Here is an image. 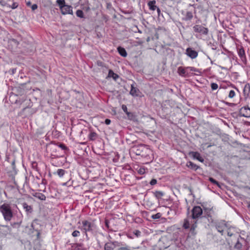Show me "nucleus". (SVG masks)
Returning a JSON list of instances; mask_svg holds the SVG:
<instances>
[{"mask_svg":"<svg viewBox=\"0 0 250 250\" xmlns=\"http://www.w3.org/2000/svg\"><path fill=\"white\" fill-rule=\"evenodd\" d=\"M0 211L3 215V218L6 221L11 220L13 215L11 206L8 204H3L0 206Z\"/></svg>","mask_w":250,"mask_h":250,"instance_id":"obj_1","label":"nucleus"},{"mask_svg":"<svg viewBox=\"0 0 250 250\" xmlns=\"http://www.w3.org/2000/svg\"><path fill=\"white\" fill-rule=\"evenodd\" d=\"M133 151L136 155L146 158L149 156L150 150L146 146H140L133 147Z\"/></svg>","mask_w":250,"mask_h":250,"instance_id":"obj_2","label":"nucleus"},{"mask_svg":"<svg viewBox=\"0 0 250 250\" xmlns=\"http://www.w3.org/2000/svg\"><path fill=\"white\" fill-rule=\"evenodd\" d=\"M82 226L81 229L86 234L87 232H92L95 229V224L87 220H83L82 222Z\"/></svg>","mask_w":250,"mask_h":250,"instance_id":"obj_3","label":"nucleus"},{"mask_svg":"<svg viewBox=\"0 0 250 250\" xmlns=\"http://www.w3.org/2000/svg\"><path fill=\"white\" fill-rule=\"evenodd\" d=\"M215 227L217 231L220 232L221 235L223 234L224 229L229 227L227 222L225 220H221L216 222Z\"/></svg>","mask_w":250,"mask_h":250,"instance_id":"obj_4","label":"nucleus"},{"mask_svg":"<svg viewBox=\"0 0 250 250\" xmlns=\"http://www.w3.org/2000/svg\"><path fill=\"white\" fill-rule=\"evenodd\" d=\"M191 217L193 219L200 218L203 214L202 208L199 206H195L191 210Z\"/></svg>","mask_w":250,"mask_h":250,"instance_id":"obj_5","label":"nucleus"},{"mask_svg":"<svg viewBox=\"0 0 250 250\" xmlns=\"http://www.w3.org/2000/svg\"><path fill=\"white\" fill-rule=\"evenodd\" d=\"M193 28L195 32L199 33L202 35H207L208 32V29L201 25H195L193 26Z\"/></svg>","mask_w":250,"mask_h":250,"instance_id":"obj_6","label":"nucleus"},{"mask_svg":"<svg viewBox=\"0 0 250 250\" xmlns=\"http://www.w3.org/2000/svg\"><path fill=\"white\" fill-rule=\"evenodd\" d=\"M239 115L241 117L250 118V108L248 106L241 107L239 110Z\"/></svg>","mask_w":250,"mask_h":250,"instance_id":"obj_7","label":"nucleus"},{"mask_svg":"<svg viewBox=\"0 0 250 250\" xmlns=\"http://www.w3.org/2000/svg\"><path fill=\"white\" fill-rule=\"evenodd\" d=\"M60 9L63 15L73 14L72 7L70 5L64 4L62 6H61Z\"/></svg>","mask_w":250,"mask_h":250,"instance_id":"obj_8","label":"nucleus"},{"mask_svg":"<svg viewBox=\"0 0 250 250\" xmlns=\"http://www.w3.org/2000/svg\"><path fill=\"white\" fill-rule=\"evenodd\" d=\"M187 55L192 59L195 58L197 55L198 53L194 50H193L191 48H188L186 50Z\"/></svg>","mask_w":250,"mask_h":250,"instance_id":"obj_9","label":"nucleus"},{"mask_svg":"<svg viewBox=\"0 0 250 250\" xmlns=\"http://www.w3.org/2000/svg\"><path fill=\"white\" fill-rule=\"evenodd\" d=\"M189 154L194 159H197L201 162L204 161V159L201 156L200 154L198 152L191 151L189 152Z\"/></svg>","mask_w":250,"mask_h":250,"instance_id":"obj_10","label":"nucleus"},{"mask_svg":"<svg viewBox=\"0 0 250 250\" xmlns=\"http://www.w3.org/2000/svg\"><path fill=\"white\" fill-rule=\"evenodd\" d=\"M238 54L241 59V61L244 62L246 61V56L244 49L241 48L238 49Z\"/></svg>","mask_w":250,"mask_h":250,"instance_id":"obj_11","label":"nucleus"},{"mask_svg":"<svg viewBox=\"0 0 250 250\" xmlns=\"http://www.w3.org/2000/svg\"><path fill=\"white\" fill-rule=\"evenodd\" d=\"M131 88L130 91V94L133 96H138L140 92L139 90L137 88L134 87L133 84L131 85Z\"/></svg>","mask_w":250,"mask_h":250,"instance_id":"obj_12","label":"nucleus"},{"mask_svg":"<svg viewBox=\"0 0 250 250\" xmlns=\"http://www.w3.org/2000/svg\"><path fill=\"white\" fill-rule=\"evenodd\" d=\"M156 1L155 0L150 1L148 2V6L150 10L154 11L158 7L156 5Z\"/></svg>","mask_w":250,"mask_h":250,"instance_id":"obj_13","label":"nucleus"},{"mask_svg":"<svg viewBox=\"0 0 250 250\" xmlns=\"http://www.w3.org/2000/svg\"><path fill=\"white\" fill-rule=\"evenodd\" d=\"M22 207L27 214L31 213L33 211L32 206L28 205L26 203H23L22 204Z\"/></svg>","mask_w":250,"mask_h":250,"instance_id":"obj_14","label":"nucleus"},{"mask_svg":"<svg viewBox=\"0 0 250 250\" xmlns=\"http://www.w3.org/2000/svg\"><path fill=\"white\" fill-rule=\"evenodd\" d=\"M107 77L112 78L114 80L116 81L119 78V76L118 74L114 73L112 70H109L108 71Z\"/></svg>","mask_w":250,"mask_h":250,"instance_id":"obj_15","label":"nucleus"},{"mask_svg":"<svg viewBox=\"0 0 250 250\" xmlns=\"http://www.w3.org/2000/svg\"><path fill=\"white\" fill-rule=\"evenodd\" d=\"M193 18L192 13L190 11H188L185 14V16L183 18V20L186 21H190Z\"/></svg>","mask_w":250,"mask_h":250,"instance_id":"obj_16","label":"nucleus"},{"mask_svg":"<svg viewBox=\"0 0 250 250\" xmlns=\"http://www.w3.org/2000/svg\"><path fill=\"white\" fill-rule=\"evenodd\" d=\"M8 44V46L9 47L10 46H14L15 48H17L19 44V42L16 39H12L9 41Z\"/></svg>","mask_w":250,"mask_h":250,"instance_id":"obj_17","label":"nucleus"},{"mask_svg":"<svg viewBox=\"0 0 250 250\" xmlns=\"http://www.w3.org/2000/svg\"><path fill=\"white\" fill-rule=\"evenodd\" d=\"M117 50L120 55L122 56L125 57L127 56L126 51L124 48L119 46L118 47Z\"/></svg>","mask_w":250,"mask_h":250,"instance_id":"obj_18","label":"nucleus"},{"mask_svg":"<svg viewBox=\"0 0 250 250\" xmlns=\"http://www.w3.org/2000/svg\"><path fill=\"white\" fill-rule=\"evenodd\" d=\"M179 74L183 77H187L186 73V67H179L178 69Z\"/></svg>","mask_w":250,"mask_h":250,"instance_id":"obj_19","label":"nucleus"},{"mask_svg":"<svg viewBox=\"0 0 250 250\" xmlns=\"http://www.w3.org/2000/svg\"><path fill=\"white\" fill-rule=\"evenodd\" d=\"M187 166L188 167L197 170L199 167L193 163L189 161L187 163Z\"/></svg>","mask_w":250,"mask_h":250,"instance_id":"obj_20","label":"nucleus"},{"mask_svg":"<svg viewBox=\"0 0 250 250\" xmlns=\"http://www.w3.org/2000/svg\"><path fill=\"white\" fill-rule=\"evenodd\" d=\"M153 193L155 197L158 199H161L164 195V193L161 191H156Z\"/></svg>","mask_w":250,"mask_h":250,"instance_id":"obj_21","label":"nucleus"},{"mask_svg":"<svg viewBox=\"0 0 250 250\" xmlns=\"http://www.w3.org/2000/svg\"><path fill=\"white\" fill-rule=\"evenodd\" d=\"M13 0H0V4L2 6L10 7L9 2Z\"/></svg>","mask_w":250,"mask_h":250,"instance_id":"obj_22","label":"nucleus"},{"mask_svg":"<svg viewBox=\"0 0 250 250\" xmlns=\"http://www.w3.org/2000/svg\"><path fill=\"white\" fill-rule=\"evenodd\" d=\"M186 73L187 77H189L193 75V72H192V67H186Z\"/></svg>","mask_w":250,"mask_h":250,"instance_id":"obj_23","label":"nucleus"},{"mask_svg":"<svg viewBox=\"0 0 250 250\" xmlns=\"http://www.w3.org/2000/svg\"><path fill=\"white\" fill-rule=\"evenodd\" d=\"M65 173L66 171L64 169H58L54 174H57L60 177H62Z\"/></svg>","mask_w":250,"mask_h":250,"instance_id":"obj_24","label":"nucleus"},{"mask_svg":"<svg viewBox=\"0 0 250 250\" xmlns=\"http://www.w3.org/2000/svg\"><path fill=\"white\" fill-rule=\"evenodd\" d=\"M104 250H114V248L110 242L105 244L104 246Z\"/></svg>","mask_w":250,"mask_h":250,"instance_id":"obj_25","label":"nucleus"},{"mask_svg":"<svg viewBox=\"0 0 250 250\" xmlns=\"http://www.w3.org/2000/svg\"><path fill=\"white\" fill-rule=\"evenodd\" d=\"M110 242L111 243V244L114 249L116 247H121V246H123L121 242H119L116 241H110Z\"/></svg>","mask_w":250,"mask_h":250,"instance_id":"obj_26","label":"nucleus"},{"mask_svg":"<svg viewBox=\"0 0 250 250\" xmlns=\"http://www.w3.org/2000/svg\"><path fill=\"white\" fill-rule=\"evenodd\" d=\"M192 72H193V75H201L202 73V70L201 69H199L192 67Z\"/></svg>","mask_w":250,"mask_h":250,"instance_id":"obj_27","label":"nucleus"},{"mask_svg":"<svg viewBox=\"0 0 250 250\" xmlns=\"http://www.w3.org/2000/svg\"><path fill=\"white\" fill-rule=\"evenodd\" d=\"M36 197L42 201H44L46 199L45 196L43 194L41 193H37V195H36Z\"/></svg>","mask_w":250,"mask_h":250,"instance_id":"obj_28","label":"nucleus"},{"mask_svg":"<svg viewBox=\"0 0 250 250\" xmlns=\"http://www.w3.org/2000/svg\"><path fill=\"white\" fill-rule=\"evenodd\" d=\"M76 14L78 17L83 18H84L83 12L81 10H78L76 11Z\"/></svg>","mask_w":250,"mask_h":250,"instance_id":"obj_29","label":"nucleus"},{"mask_svg":"<svg viewBox=\"0 0 250 250\" xmlns=\"http://www.w3.org/2000/svg\"><path fill=\"white\" fill-rule=\"evenodd\" d=\"M242 243L238 240L235 245H234V248L236 249H237L238 250H240L241 248H242Z\"/></svg>","mask_w":250,"mask_h":250,"instance_id":"obj_30","label":"nucleus"},{"mask_svg":"<svg viewBox=\"0 0 250 250\" xmlns=\"http://www.w3.org/2000/svg\"><path fill=\"white\" fill-rule=\"evenodd\" d=\"M97 136V134L95 132H91L89 135L90 140H94Z\"/></svg>","mask_w":250,"mask_h":250,"instance_id":"obj_31","label":"nucleus"},{"mask_svg":"<svg viewBox=\"0 0 250 250\" xmlns=\"http://www.w3.org/2000/svg\"><path fill=\"white\" fill-rule=\"evenodd\" d=\"M161 216H162L161 213L159 212V213H157L155 214L152 215L151 217L153 219H158L160 218Z\"/></svg>","mask_w":250,"mask_h":250,"instance_id":"obj_32","label":"nucleus"},{"mask_svg":"<svg viewBox=\"0 0 250 250\" xmlns=\"http://www.w3.org/2000/svg\"><path fill=\"white\" fill-rule=\"evenodd\" d=\"M56 2H57V3L59 6L60 8H61V6H62L64 4H65L64 0H57Z\"/></svg>","mask_w":250,"mask_h":250,"instance_id":"obj_33","label":"nucleus"},{"mask_svg":"<svg viewBox=\"0 0 250 250\" xmlns=\"http://www.w3.org/2000/svg\"><path fill=\"white\" fill-rule=\"evenodd\" d=\"M209 181L212 183V184H214V185H216L217 186H219V183L218 182L216 181L215 179H214L212 177H209Z\"/></svg>","mask_w":250,"mask_h":250,"instance_id":"obj_34","label":"nucleus"},{"mask_svg":"<svg viewBox=\"0 0 250 250\" xmlns=\"http://www.w3.org/2000/svg\"><path fill=\"white\" fill-rule=\"evenodd\" d=\"M183 227L186 229H188L189 228V221H188V220H185L183 225Z\"/></svg>","mask_w":250,"mask_h":250,"instance_id":"obj_35","label":"nucleus"},{"mask_svg":"<svg viewBox=\"0 0 250 250\" xmlns=\"http://www.w3.org/2000/svg\"><path fill=\"white\" fill-rule=\"evenodd\" d=\"M133 234L137 237H139L141 235V232L139 230H135L133 231Z\"/></svg>","mask_w":250,"mask_h":250,"instance_id":"obj_36","label":"nucleus"},{"mask_svg":"<svg viewBox=\"0 0 250 250\" xmlns=\"http://www.w3.org/2000/svg\"><path fill=\"white\" fill-rule=\"evenodd\" d=\"M218 84L216 83H211V89L214 90H216L218 88Z\"/></svg>","mask_w":250,"mask_h":250,"instance_id":"obj_37","label":"nucleus"},{"mask_svg":"<svg viewBox=\"0 0 250 250\" xmlns=\"http://www.w3.org/2000/svg\"><path fill=\"white\" fill-rule=\"evenodd\" d=\"M235 93L234 90H231L229 91V97L230 98H232L235 96Z\"/></svg>","mask_w":250,"mask_h":250,"instance_id":"obj_38","label":"nucleus"},{"mask_svg":"<svg viewBox=\"0 0 250 250\" xmlns=\"http://www.w3.org/2000/svg\"><path fill=\"white\" fill-rule=\"evenodd\" d=\"M80 234V232L78 230H74L72 233V235L74 237L79 236Z\"/></svg>","mask_w":250,"mask_h":250,"instance_id":"obj_39","label":"nucleus"},{"mask_svg":"<svg viewBox=\"0 0 250 250\" xmlns=\"http://www.w3.org/2000/svg\"><path fill=\"white\" fill-rule=\"evenodd\" d=\"M126 114L127 115L128 118L130 120L133 119L134 117L133 114L131 112H128Z\"/></svg>","mask_w":250,"mask_h":250,"instance_id":"obj_40","label":"nucleus"},{"mask_svg":"<svg viewBox=\"0 0 250 250\" xmlns=\"http://www.w3.org/2000/svg\"><path fill=\"white\" fill-rule=\"evenodd\" d=\"M129 246L125 245V246L121 247L117 250H128V248Z\"/></svg>","mask_w":250,"mask_h":250,"instance_id":"obj_41","label":"nucleus"},{"mask_svg":"<svg viewBox=\"0 0 250 250\" xmlns=\"http://www.w3.org/2000/svg\"><path fill=\"white\" fill-rule=\"evenodd\" d=\"M18 6V4L16 2H13L12 4V5H10V8H11L13 9H16Z\"/></svg>","mask_w":250,"mask_h":250,"instance_id":"obj_42","label":"nucleus"},{"mask_svg":"<svg viewBox=\"0 0 250 250\" xmlns=\"http://www.w3.org/2000/svg\"><path fill=\"white\" fill-rule=\"evenodd\" d=\"M146 172V169L144 168H140L138 170V173L140 174H143Z\"/></svg>","mask_w":250,"mask_h":250,"instance_id":"obj_43","label":"nucleus"},{"mask_svg":"<svg viewBox=\"0 0 250 250\" xmlns=\"http://www.w3.org/2000/svg\"><path fill=\"white\" fill-rule=\"evenodd\" d=\"M122 108L123 110L126 114L128 111H127V106L125 105H122Z\"/></svg>","mask_w":250,"mask_h":250,"instance_id":"obj_44","label":"nucleus"},{"mask_svg":"<svg viewBox=\"0 0 250 250\" xmlns=\"http://www.w3.org/2000/svg\"><path fill=\"white\" fill-rule=\"evenodd\" d=\"M59 146L63 150H65L67 149V147L66 146L64 145V144H61L59 145Z\"/></svg>","mask_w":250,"mask_h":250,"instance_id":"obj_45","label":"nucleus"},{"mask_svg":"<svg viewBox=\"0 0 250 250\" xmlns=\"http://www.w3.org/2000/svg\"><path fill=\"white\" fill-rule=\"evenodd\" d=\"M156 183L157 180L154 179H152L150 182V184L152 186L155 185Z\"/></svg>","mask_w":250,"mask_h":250,"instance_id":"obj_46","label":"nucleus"},{"mask_svg":"<svg viewBox=\"0 0 250 250\" xmlns=\"http://www.w3.org/2000/svg\"><path fill=\"white\" fill-rule=\"evenodd\" d=\"M105 225L107 229H109V221L107 219L105 220Z\"/></svg>","mask_w":250,"mask_h":250,"instance_id":"obj_47","label":"nucleus"},{"mask_svg":"<svg viewBox=\"0 0 250 250\" xmlns=\"http://www.w3.org/2000/svg\"><path fill=\"white\" fill-rule=\"evenodd\" d=\"M38 8V5L36 4H34L31 6V9L33 11L37 9Z\"/></svg>","mask_w":250,"mask_h":250,"instance_id":"obj_48","label":"nucleus"},{"mask_svg":"<svg viewBox=\"0 0 250 250\" xmlns=\"http://www.w3.org/2000/svg\"><path fill=\"white\" fill-rule=\"evenodd\" d=\"M0 226L6 228V229L8 231H10V230H11L10 228L8 226H7V225H0Z\"/></svg>","mask_w":250,"mask_h":250,"instance_id":"obj_49","label":"nucleus"},{"mask_svg":"<svg viewBox=\"0 0 250 250\" xmlns=\"http://www.w3.org/2000/svg\"><path fill=\"white\" fill-rule=\"evenodd\" d=\"M111 123V121L110 120L108 119H105V124L107 125H108L110 124Z\"/></svg>","mask_w":250,"mask_h":250,"instance_id":"obj_50","label":"nucleus"},{"mask_svg":"<svg viewBox=\"0 0 250 250\" xmlns=\"http://www.w3.org/2000/svg\"><path fill=\"white\" fill-rule=\"evenodd\" d=\"M246 89H248L249 90V89H250V85L249 84H246L245 85V88H244V92L246 91Z\"/></svg>","mask_w":250,"mask_h":250,"instance_id":"obj_51","label":"nucleus"},{"mask_svg":"<svg viewBox=\"0 0 250 250\" xmlns=\"http://www.w3.org/2000/svg\"><path fill=\"white\" fill-rule=\"evenodd\" d=\"M233 235V233L231 232H230V231L229 230H228V235L229 237H231L232 236V235Z\"/></svg>","mask_w":250,"mask_h":250,"instance_id":"obj_52","label":"nucleus"},{"mask_svg":"<svg viewBox=\"0 0 250 250\" xmlns=\"http://www.w3.org/2000/svg\"><path fill=\"white\" fill-rule=\"evenodd\" d=\"M157 10V12L158 13V16H159L160 15V13H161V10H160V9L158 7L156 9Z\"/></svg>","mask_w":250,"mask_h":250,"instance_id":"obj_53","label":"nucleus"},{"mask_svg":"<svg viewBox=\"0 0 250 250\" xmlns=\"http://www.w3.org/2000/svg\"><path fill=\"white\" fill-rule=\"evenodd\" d=\"M196 227V224L195 223V224H193V225L192 226V227L191 228V229L194 230Z\"/></svg>","mask_w":250,"mask_h":250,"instance_id":"obj_54","label":"nucleus"},{"mask_svg":"<svg viewBox=\"0 0 250 250\" xmlns=\"http://www.w3.org/2000/svg\"><path fill=\"white\" fill-rule=\"evenodd\" d=\"M12 166L13 167V168L15 169V160L13 161L12 162Z\"/></svg>","mask_w":250,"mask_h":250,"instance_id":"obj_55","label":"nucleus"},{"mask_svg":"<svg viewBox=\"0 0 250 250\" xmlns=\"http://www.w3.org/2000/svg\"><path fill=\"white\" fill-rule=\"evenodd\" d=\"M107 8H109L111 6V4L110 3H107Z\"/></svg>","mask_w":250,"mask_h":250,"instance_id":"obj_56","label":"nucleus"},{"mask_svg":"<svg viewBox=\"0 0 250 250\" xmlns=\"http://www.w3.org/2000/svg\"><path fill=\"white\" fill-rule=\"evenodd\" d=\"M26 5L29 6L31 5V2L30 1H28L26 2Z\"/></svg>","mask_w":250,"mask_h":250,"instance_id":"obj_57","label":"nucleus"},{"mask_svg":"<svg viewBox=\"0 0 250 250\" xmlns=\"http://www.w3.org/2000/svg\"><path fill=\"white\" fill-rule=\"evenodd\" d=\"M127 237L128 238H130V239H133V237L131 236H130V235H127Z\"/></svg>","mask_w":250,"mask_h":250,"instance_id":"obj_58","label":"nucleus"},{"mask_svg":"<svg viewBox=\"0 0 250 250\" xmlns=\"http://www.w3.org/2000/svg\"><path fill=\"white\" fill-rule=\"evenodd\" d=\"M212 146V145H209L208 147H210V146Z\"/></svg>","mask_w":250,"mask_h":250,"instance_id":"obj_59","label":"nucleus"},{"mask_svg":"<svg viewBox=\"0 0 250 250\" xmlns=\"http://www.w3.org/2000/svg\"><path fill=\"white\" fill-rule=\"evenodd\" d=\"M132 64H133V65H132L131 66H132V67H133V66H133V65H135L136 63H132Z\"/></svg>","mask_w":250,"mask_h":250,"instance_id":"obj_60","label":"nucleus"},{"mask_svg":"<svg viewBox=\"0 0 250 250\" xmlns=\"http://www.w3.org/2000/svg\"><path fill=\"white\" fill-rule=\"evenodd\" d=\"M82 250H86V249L85 248H84V249H82Z\"/></svg>","mask_w":250,"mask_h":250,"instance_id":"obj_61","label":"nucleus"},{"mask_svg":"<svg viewBox=\"0 0 250 250\" xmlns=\"http://www.w3.org/2000/svg\"><path fill=\"white\" fill-rule=\"evenodd\" d=\"M128 250H131L130 249V247L128 248Z\"/></svg>","mask_w":250,"mask_h":250,"instance_id":"obj_62","label":"nucleus"},{"mask_svg":"<svg viewBox=\"0 0 250 250\" xmlns=\"http://www.w3.org/2000/svg\"><path fill=\"white\" fill-rule=\"evenodd\" d=\"M208 217H211L209 215H208Z\"/></svg>","mask_w":250,"mask_h":250,"instance_id":"obj_63","label":"nucleus"}]
</instances>
